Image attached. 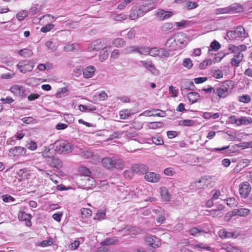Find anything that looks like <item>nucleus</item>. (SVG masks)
Here are the masks:
<instances>
[{
    "label": "nucleus",
    "mask_w": 252,
    "mask_h": 252,
    "mask_svg": "<svg viewBox=\"0 0 252 252\" xmlns=\"http://www.w3.org/2000/svg\"><path fill=\"white\" fill-rule=\"evenodd\" d=\"M132 114L131 110L129 109H126L120 112V118L124 120L127 119Z\"/></svg>",
    "instance_id": "obj_38"
},
{
    "label": "nucleus",
    "mask_w": 252,
    "mask_h": 252,
    "mask_svg": "<svg viewBox=\"0 0 252 252\" xmlns=\"http://www.w3.org/2000/svg\"><path fill=\"white\" fill-rule=\"evenodd\" d=\"M27 152V149L21 146H15L10 149L8 156L10 158H17L19 156L25 155Z\"/></svg>",
    "instance_id": "obj_6"
},
{
    "label": "nucleus",
    "mask_w": 252,
    "mask_h": 252,
    "mask_svg": "<svg viewBox=\"0 0 252 252\" xmlns=\"http://www.w3.org/2000/svg\"><path fill=\"white\" fill-rule=\"evenodd\" d=\"M112 44L116 47H121L124 46L125 41L121 38H117L112 41Z\"/></svg>",
    "instance_id": "obj_36"
},
{
    "label": "nucleus",
    "mask_w": 252,
    "mask_h": 252,
    "mask_svg": "<svg viewBox=\"0 0 252 252\" xmlns=\"http://www.w3.org/2000/svg\"><path fill=\"white\" fill-rule=\"evenodd\" d=\"M131 170L138 175H142L146 174L148 170V168L143 164H135L132 166Z\"/></svg>",
    "instance_id": "obj_13"
},
{
    "label": "nucleus",
    "mask_w": 252,
    "mask_h": 252,
    "mask_svg": "<svg viewBox=\"0 0 252 252\" xmlns=\"http://www.w3.org/2000/svg\"><path fill=\"white\" fill-rule=\"evenodd\" d=\"M144 178L148 182L156 183L159 181L160 177L158 174L147 171L145 174Z\"/></svg>",
    "instance_id": "obj_14"
},
{
    "label": "nucleus",
    "mask_w": 252,
    "mask_h": 252,
    "mask_svg": "<svg viewBox=\"0 0 252 252\" xmlns=\"http://www.w3.org/2000/svg\"><path fill=\"white\" fill-rule=\"evenodd\" d=\"M55 150L60 154H67L71 152L73 146L70 143L63 140H60L55 142Z\"/></svg>",
    "instance_id": "obj_3"
},
{
    "label": "nucleus",
    "mask_w": 252,
    "mask_h": 252,
    "mask_svg": "<svg viewBox=\"0 0 252 252\" xmlns=\"http://www.w3.org/2000/svg\"><path fill=\"white\" fill-rule=\"evenodd\" d=\"M173 15V13L170 11H165L163 9H158L156 13V15L160 20H165L169 18Z\"/></svg>",
    "instance_id": "obj_18"
},
{
    "label": "nucleus",
    "mask_w": 252,
    "mask_h": 252,
    "mask_svg": "<svg viewBox=\"0 0 252 252\" xmlns=\"http://www.w3.org/2000/svg\"><path fill=\"white\" fill-rule=\"evenodd\" d=\"M206 182L205 179L197 180L190 184V188L192 189H203L206 186Z\"/></svg>",
    "instance_id": "obj_19"
},
{
    "label": "nucleus",
    "mask_w": 252,
    "mask_h": 252,
    "mask_svg": "<svg viewBox=\"0 0 252 252\" xmlns=\"http://www.w3.org/2000/svg\"><path fill=\"white\" fill-rule=\"evenodd\" d=\"M0 100L4 104H11L14 100L10 96H6L5 98H1Z\"/></svg>",
    "instance_id": "obj_64"
},
{
    "label": "nucleus",
    "mask_w": 252,
    "mask_h": 252,
    "mask_svg": "<svg viewBox=\"0 0 252 252\" xmlns=\"http://www.w3.org/2000/svg\"><path fill=\"white\" fill-rule=\"evenodd\" d=\"M244 58L243 54L238 53L236 54L231 60V64L232 66L238 67Z\"/></svg>",
    "instance_id": "obj_20"
},
{
    "label": "nucleus",
    "mask_w": 252,
    "mask_h": 252,
    "mask_svg": "<svg viewBox=\"0 0 252 252\" xmlns=\"http://www.w3.org/2000/svg\"><path fill=\"white\" fill-rule=\"evenodd\" d=\"M76 44H67L64 47L63 50L66 52L72 51L76 48Z\"/></svg>",
    "instance_id": "obj_62"
},
{
    "label": "nucleus",
    "mask_w": 252,
    "mask_h": 252,
    "mask_svg": "<svg viewBox=\"0 0 252 252\" xmlns=\"http://www.w3.org/2000/svg\"><path fill=\"white\" fill-rule=\"evenodd\" d=\"M80 212L83 219L90 217L92 213L91 209L85 208H82L80 210Z\"/></svg>",
    "instance_id": "obj_34"
},
{
    "label": "nucleus",
    "mask_w": 252,
    "mask_h": 252,
    "mask_svg": "<svg viewBox=\"0 0 252 252\" xmlns=\"http://www.w3.org/2000/svg\"><path fill=\"white\" fill-rule=\"evenodd\" d=\"M219 236L222 239L230 238V232L227 231L225 229H221L218 232Z\"/></svg>",
    "instance_id": "obj_39"
},
{
    "label": "nucleus",
    "mask_w": 252,
    "mask_h": 252,
    "mask_svg": "<svg viewBox=\"0 0 252 252\" xmlns=\"http://www.w3.org/2000/svg\"><path fill=\"white\" fill-rule=\"evenodd\" d=\"M28 12L27 10H22L16 14V18L19 21H22L28 16Z\"/></svg>",
    "instance_id": "obj_48"
},
{
    "label": "nucleus",
    "mask_w": 252,
    "mask_h": 252,
    "mask_svg": "<svg viewBox=\"0 0 252 252\" xmlns=\"http://www.w3.org/2000/svg\"><path fill=\"white\" fill-rule=\"evenodd\" d=\"M195 124L194 121L191 120H180L179 122L180 126H191Z\"/></svg>",
    "instance_id": "obj_35"
},
{
    "label": "nucleus",
    "mask_w": 252,
    "mask_h": 252,
    "mask_svg": "<svg viewBox=\"0 0 252 252\" xmlns=\"http://www.w3.org/2000/svg\"><path fill=\"white\" fill-rule=\"evenodd\" d=\"M211 74L212 76L217 79H220L223 77V73L219 69L212 70L211 71Z\"/></svg>",
    "instance_id": "obj_47"
},
{
    "label": "nucleus",
    "mask_w": 252,
    "mask_h": 252,
    "mask_svg": "<svg viewBox=\"0 0 252 252\" xmlns=\"http://www.w3.org/2000/svg\"><path fill=\"white\" fill-rule=\"evenodd\" d=\"M17 68L22 73H26L28 71H32L34 65L27 61L19 62L17 65Z\"/></svg>",
    "instance_id": "obj_7"
},
{
    "label": "nucleus",
    "mask_w": 252,
    "mask_h": 252,
    "mask_svg": "<svg viewBox=\"0 0 252 252\" xmlns=\"http://www.w3.org/2000/svg\"><path fill=\"white\" fill-rule=\"evenodd\" d=\"M143 15L141 10H140V8L138 6L131 10L129 16L131 20H135L142 16Z\"/></svg>",
    "instance_id": "obj_22"
},
{
    "label": "nucleus",
    "mask_w": 252,
    "mask_h": 252,
    "mask_svg": "<svg viewBox=\"0 0 252 252\" xmlns=\"http://www.w3.org/2000/svg\"><path fill=\"white\" fill-rule=\"evenodd\" d=\"M221 47L219 42L216 40H214L210 44V48L211 50L209 49L208 53L210 54L211 50L215 51H218Z\"/></svg>",
    "instance_id": "obj_42"
},
{
    "label": "nucleus",
    "mask_w": 252,
    "mask_h": 252,
    "mask_svg": "<svg viewBox=\"0 0 252 252\" xmlns=\"http://www.w3.org/2000/svg\"><path fill=\"white\" fill-rule=\"evenodd\" d=\"M104 40L103 39H97L92 42L88 47V50L89 52L93 51H98L103 46Z\"/></svg>",
    "instance_id": "obj_12"
},
{
    "label": "nucleus",
    "mask_w": 252,
    "mask_h": 252,
    "mask_svg": "<svg viewBox=\"0 0 252 252\" xmlns=\"http://www.w3.org/2000/svg\"><path fill=\"white\" fill-rule=\"evenodd\" d=\"M151 140L153 143L156 145H160L163 144V141L162 139L159 136L153 137L152 138Z\"/></svg>",
    "instance_id": "obj_58"
},
{
    "label": "nucleus",
    "mask_w": 252,
    "mask_h": 252,
    "mask_svg": "<svg viewBox=\"0 0 252 252\" xmlns=\"http://www.w3.org/2000/svg\"><path fill=\"white\" fill-rule=\"evenodd\" d=\"M233 33L235 34V37H246L247 34L245 32V29L242 26L238 27L234 32L229 31L227 32V36Z\"/></svg>",
    "instance_id": "obj_17"
},
{
    "label": "nucleus",
    "mask_w": 252,
    "mask_h": 252,
    "mask_svg": "<svg viewBox=\"0 0 252 252\" xmlns=\"http://www.w3.org/2000/svg\"><path fill=\"white\" fill-rule=\"evenodd\" d=\"M186 34L178 32L169 38L165 44V47L169 51H175L185 47L188 44Z\"/></svg>",
    "instance_id": "obj_1"
},
{
    "label": "nucleus",
    "mask_w": 252,
    "mask_h": 252,
    "mask_svg": "<svg viewBox=\"0 0 252 252\" xmlns=\"http://www.w3.org/2000/svg\"><path fill=\"white\" fill-rule=\"evenodd\" d=\"M141 115L145 116H157L160 117H165L166 114L165 111L158 109H153L151 110H146L143 112Z\"/></svg>",
    "instance_id": "obj_10"
},
{
    "label": "nucleus",
    "mask_w": 252,
    "mask_h": 252,
    "mask_svg": "<svg viewBox=\"0 0 252 252\" xmlns=\"http://www.w3.org/2000/svg\"><path fill=\"white\" fill-rule=\"evenodd\" d=\"M17 174L21 179H27L30 176V170L27 168L21 169L17 172Z\"/></svg>",
    "instance_id": "obj_25"
},
{
    "label": "nucleus",
    "mask_w": 252,
    "mask_h": 252,
    "mask_svg": "<svg viewBox=\"0 0 252 252\" xmlns=\"http://www.w3.org/2000/svg\"><path fill=\"white\" fill-rule=\"evenodd\" d=\"M210 215L213 217L221 218L223 216V213L218 210L213 209L210 211Z\"/></svg>",
    "instance_id": "obj_49"
},
{
    "label": "nucleus",
    "mask_w": 252,
    "mask_h": 252,
    "mask_svg": "<svg viewBox=\"0 0 252 252\" xmlns=\"http://www.w3.org/2000/svg\"><path fill=\"white\" fill-rule=\"evenodd\" d=\"M234 87V83L231 80H226L221 83L219 87H215L213 96L219 98H224L227 96Z\"/></svg>",
    "instance_id": "obj_2"
},
{
    "label": "nucleus",
    "mask_w": 252,
    "mask_h": 252,
    "mask_svg": "<svg viewBox=\"0 0 252 252\" xmlns=\"http://www.w3.org/2000/svg\"><path fill=\"white\" fill-rule=\"evenodd\" d=\"M115 164L114 168L119 169H123L125 167V164L122 160L120 159L115 158Z\"/></svg>",
    "instance_id": "obj_51"
},
{
    "label": "nucleus",
    "mask_w": 252,
    "mask_h": 252,
    "mask_svg": "<svg viewBox=\"0 0 252 252\" xmlns=\"http://www.w3.org/2000/svg\"><path fill=\"white\" fill-rule=\"evenodd\" d=\"M10 90L12 93L15 94L16 95L22 97L25 96L26 95L25 94V88L24 87L21 85H13L10 88Z\"/></svg>",
    "instance_id": "obj_15"
},
{
    "label": "nucleus",
    "mask_w": 252,
    "mask_h": 252,
    "mask_svg": "<svg viewBox=\"0 0 252 252\" xmlns=\"http://www.w3.org/2000/svg\"><path fill=\"white\" fill-rule=\"evenodd\" d=\"M123 53L125 54H128L136 52V46H129L125 48Z\"/></svg>",
    "instance_id": "obj_57"
},
{
    "label": "nucleus",
    "mask_w": 252,
    "mask_h": 252,
    "mask_svg": "<svg viewBox=\"0 0 252 252\" xmlns=\"http://www.w3.org/2000/svg\"><path fill=\"white\" fill-rule=\"evenodd\" d=\"M159 0H147L139 6L140 10H141L143 14L152 10Z\"/></svg>",
    "instance_id": "obj_5"
},
{
    "label": "nucleus",
    "mask_w": 252,
    "mask_h": 252,
    "mask_svg": "<svg viewBox=\"0 0 252 252\" xmlns=\"http://www.w3.org/2000/svg\"><path fill=\"white\" fill-rule=\"evenodd\" d=\"M149 51V48L147 47H137L136 46V52L140 54L148 55Z\"/></svg>",
    "instance_id": "obj_46"
},
{
    "label": "nucleus",
    "mask_w": 252,
    "mask_h": 252,
    "mask_svg": "<svg viewBox=\"0 0 252 252\" xmlns=\"http://www.w3.org/2000/svg\"><path fill=\"white\" fill-rule=\"evenodd\" d=\"M40 11V8L38 4H33L29 10L30 14L34 15Z\"/></svg>",
    "instance_id": "obj_43"
},
{
    "label": "nucleus",
    "mask_w": 252,
    "mask_h": 252,
    "mask_svg": "<svg viewBox=\"0 0 252 252\" xmlns=\"http://www.w3.org/2000/svg\"><path fill=\"white\" fill-rule=\"evenodd\" d=\"M79 171L84 176L85 179L89 177L91 173L90 170L85 166L81 167L79 169Z\"/></svg>",
    "instance_id": "obj_45"
},
{
    "label": "nucleus",
    "mask_w": 252,
    "mask_h": 252,
    "mask_svg": "<svg viewBox=\"0 0 252 252\" xmlns=\"http://www.w3.org/2000/svg\"><path fill=\"white\" fill-rule=\"evenodd\" d=\"M212 63V61L210 59H207L204 60L203 62L199 64V68L201 69H204L207 66L211 65Z\"/></svg>",
    "instance_id": "obj_53"
},
{
    "label": "nucleus",
    "mask_w": 252,
    "mask_h": 252,
    "mask_svg": "<svg viewBox=\"0 0 252 252\" xmlns=\"http://www.w3.org/2000/svg\"><path fill=\"white\" fill-rule=\"evenodd\" d=\"M78 108L79 110L82 112H85L86 111H88L89 112H93L96 110V108L95 106L90 107L82 104L79 105Z\"/></svg>",
    "instance_id": "obj_40"
},
{
    "label": "nucleus",
    "mask_w": 252,
    "mask_h": 252,
    "mask_svg": "<svg viewBox=\"0 0 252 252\" xmlns=\"http://www.w3.org/2000/svg\"><path fill=\"white\" fill-rule=\"evenodd\" d=\"M135 1V0H120L117 8L120 10H123L126 6H129L134 4Z\"/></svg>",
    "instance_id": "obj_24"
},
{
    "label": "nucleus",
    "mask_w": 252,
    "mask_h": 252,
    "mask_svg": "<svg viewBox=\"0 0 252 252\" xmlns=\"http://www.w3.org/2000/svg\"><path fill=\"white\" fill-rule=\"evenodd\" d=\"M160 189V194L162 197V199L165 201H170V194L168 192V189L167 188L165 187H162Z\"/></svg>",
    "instance_id": "obj_29"
},
{
    "label": "nucleus",
    "mask_w": 252,
    "mask_h": 252,
    "mask_svg": "<svg viewBox=\"0 0 252 252\" xmlns=\"http://www.w3.org/2000/svg\"><path fill=\"white\" fill-rule=\"evenodd\" d=\"M237 212L239 216L241 217H246L250 214V210L245 208H241L237 209Z\"/></svg>",
    "instance_id": "obj_41"
},
{
    "label": "nucleus",
    "mask_w": 252,
    "mask_h": 252,
    "mask_svg": "<svg viewBox=\"0 0 252 252\" xmlns=\"http://www.w3.org/2000/svg\"><path fill=\"white\" fill-rule=\"evenodd\" d=\"M239 100L243 103H248L251 101V98L248 94H244L239 97Z\"/></svg>",
    "instance_id": "obj_52"
},
{
    "label": "nucleus",
    "mask_w": 252,
    "mask_h": 252,
    "mask_svg": "<svg viewBox=\"0 0 252 252\" xmlns=\"http://www.w3.org/2000/svg\"><path fill=\"white\" fill-rule=\"evenodd\" d=\"M46 47L49 50L55 51L56 50V46L55 43L51 41H48L45 43Z\"/></svg>",
    "instance_id": "obj_61"
},
{
    "label": "nucleus",
    "mask_w": 252,
    "mask_h": 252,
    "mask_svg": "<svg viewBox=\"0 0 252 252\" xmlns=\"http://www.w3.org/2000/svg\"><path fill=\"white\" fill-rule=\"evenodd\" d=\"M158 54V57L160 58H167L170 56L169 50L167 51L163 48L159 49Z\"/></svg>",
    "instance_id": "obj_50"
},
{
    "label": "nucleus",
    "mask_w": 252,
    "mask_h": 252,
    "mask_svg": "<svg viewBox=\"0 0 252 252\" xmlns=\"http://www.w3.org/2000/svg\"><path fill=\"white\" fill-rule=\"evenodd\" d=\"M242 10V6L237 3H234L229 6L223 8H219L215 10L216 14L234 13L240 12Z\"/></svg>",
    "instance_id": "obj_4"
},
{
    "label": "nucleus",
    "mask_w": 252,
    "mask_h": 252,
    "mask_svg": "<svg viewBox=\"0 0 252 252\" xmlns=\"http://www.w3.org/2000/svg\"><path fill=\"white\" fill-rule=\"evenodd\" d=\"M18 218L21 220H24L26 222V225L28 226L32 225V222L31 219L32 216L30 214L26 213L24 212H22L19 214Z\"/></svg>",
    "instance_id": "obj_23"
},
{
    "label": "nucleus",
    "mask_w": 252,
    "mask_h": 252,
    "mask_svg": "<svg viewBox=\"0 0 252 252\" xmlns=\"http://www.w3.org/2000/svg\"><path fill=\"white\" fill-rule=\"evenodd\" d=\"M80 155L85 159H89L93 156V153L89 151L81 149Z\"/></svg>",
    "instance_id": "obj_44"
},
{
    "label": "nucleus",
    "mask_w": 252,
    "mask_h": 252,
    "mask_svg": "<svg viewBox=\"0 0 252 252\" xmlns=\"http://www.w3.org/2000/svg\"><path fill=\"white\" fill-rule=\"evenodd\" d=\"M238 126L248 125L252 123V118L249 117H241L239 118Z\"/></svg>",
    "instance_id": "obj_31"
},
{
    "label": "nucleus",
    "mask_w": 252,
    "mask_h": 252,
    "mask_svg": "<svg viewBox=\"0 0 252 252\" xmlns=\"http://www.w3.org/2000/svg\"><path fill=\"white\" fill-rule=\"evenodd\" d=\"M49 161L51 167L59 168L62 166V162L58 158L53 157L51 158V160Z\"/></svg>",
    "instance_id": "obj_30"
},
{
    "label": "nucleus",
    "mask_w": 252,
    "mask_h": 252,
    "mask_svg": "<svg viewBox=\"0 0 252 252\" xmlns=\"http://www.w3.org/2000/svg\"><path fill=\"white\" fill-rule=\"evenodd\" d=\"M163 125V123L161 122H150L148 124V127L151 129H156L162 127Z\"/></svg>",
    "instance_id": "obj_37"
},
{
    "label": "nucleus",
    "mask_w": 252,
    "mask_h": 252,
    "mask_svg": "<svg viewBox=\"0 0 252 252\" xmlns=\"http://www.w3.org/2000/svg\"><path fill=\"white\" fill-rule=\"evenodd\" d=\"M108 57V53L107 48L104 47L100 51L99 56V60L100 62L105 61Z\"/></svg>",
    "instance_id": "obj_32"
},
{
    "label": "nucleus",
    "mask_w": 252,
    "mask_h": 252,
    "mask_svg": "<svg viewBox=\"0 0 252 252\" xmlns=\"http://www.w3.org/2000/svg\"><path fill=\"white\" fill-rule=\"evenodd\" d=\"M200 94L197 93L190 92L187 94L189 101L192 103L196 102L200 98Z\"/></svg>",
    "instance_id": "obj_27"
},
{
    "label": "nucleus",
    "mask_w": 252,
    "mask_h": 252,
    "mask_svg": "<svg viewBox=\"0 0 252 252\" xmlns=\"http://www.w3.org/2000/svg\"><path fill=\"white\" fill-rule=\"evenodd\" d=\"M95 71V68L93 65L87 66L83 70V75L84 78L88 79L92 77Z\"/></svg>",
    "instance_id": "obj_21"
},
{
    "label": "nucleus",
    "mask_w": 252,
    "mask_h": 252,
    "mask_svg": "<svg viewBox=\"0 0 252 252\" xmlns=\"http://www.w3.org/2000/svg\"><path fill=\"white\" fill-rule=\"evenodd\" d=\"M159 49L157 47L149 48L148 54L153 57H157L159 55L158 54Z\"/></svg>",
    "instance_id": "obj_55"
},
{
    "label": "nucleus",
    "mask_w": 252,
    "mask_h": 252,
    "mask_svg": "<svg viewBox=\"0 0 252 252\" xmlns=\"http://www.w3.org/2000/svg\"><path fill=\"white\" fill-rule=\"evenodd\" d=\"M119 240L116 237H113L107 238L101 242V245L102 246H109L111 245H115L118 243Z\"/></svg>",
    "instance_id": "obj_28"
},
{
    "label": "nucleus",
    "mask_w": 252,
    "mask_h": 252,
    "mask_svg": "<svg viewBox=\"0 0 252 252\" xmlns=\"http://www.w3.org/2000/svg\"><path fill=\"white\" fill-rule=\"evenodd\" d=\"M226 201L227 205L230 207H234L236 206V201L234 198H229Z\"/></svg>",
    "instance_id": "obj_63"
},
{
    "label": "nucleus",
    "mask_w": 252,
    "mask_h": 252,
    "mask_svg": "<svg viewBox=\"0 0 252 252\" xmlns=\"http://www.w3.org/2000/svg\"><path fill=\"white\" fill-rule=\"evenodd\" d=\"M140 65L144 66L150 71L153 75H158V71L152 62L151 61H140Z\"/></svg>",
    "instance_id": "obj_9"
},
{
    "label": "nucleus",
    "mask_w": 252,
    "mask_h": 252,
    "mask_svg": "<svg viewBox=\"0 0 252 252\" xmlns=\"http://www.w3.org/2000/svg\"><path fill=\"white\" fill-rule=\"evenodd\" d=\"M251 190L249 183L243 182L239 185V193L241 197L246 198L248 197Z\"/></svg>",
    "instance_id": "obj_11"
},
{
    "label": "nucleus",
    "mask_w": 252,
    "mask_h": 252,
    "mask_svg": "<svg viewBox=\"0 0 252 252\" xmlns=\"http://www.w3.org/2000/svg\"><path fill=\"white\" fill-rule=\"evenodd\" d=\"M145 239L148 245L154 249L159 248L161 245L160 240L155 236L147 235Z\"/></svg>",
    "instance_id": "obj_8"
},
{
    "label": "nucleus",
    "mask_w": 252,
    "mask_h": 252,
    "mask_svg": "<svg viewBox=\"0 0 252 252\" xmlns=\"http://www.w3.org/2000/svg\"><path fill=\"white\" fill-rule=\"evenodd\" d=\"M26 147L32 151H34L37 149V144L34 141H31L26 144Z\"/></svg>",
    "instance_id": "obj_60"
},
{
    "label": "nucleus",
    "mask_w": 252,
    "mask_h": 252,
    "mask_svg": "<svg viewBox=\"0 0 252 252\" xmlns=\"http://www.w3.org/2000/svg\"><path fill=\"white\" fill-rule=\"evenodd\" d=\"M18 54L25 57H29L32 55V51L29 49H23L18 51Z\"/></svg>",
    "instance_id": "obj_33"
},
{
    "label": "nucleus",
    "mask_w": 252,
    "mask_h": 252,
    "mask_svg": "<svg viewBox=\"0 0 252 252\" xmlns=\"http://www.w3.org/2000/svg\"><path fill=\"white\" fill-rule=\"evenodd\" d=\"M190 235L197 237L201 235L204 233H207L203 228L199 227H193L189 230Z\"/></svg>",
    "instance_id": "obj_26"
},
{
    "label": "nucleus",
    "mask_w": 252,
    "mask_h": 252,
    "mask_svg": "<svg viewBox=\"0 0 252 252\" xmlns=\"http://www.w3.org/2000/svg\"><path fill=\"white\" fill-rule=\"evenodd\" d=\"M198 6V4L195 1H187L186 2V6L187 8L189 9H192L196 7H197Z\"/></svg>",
    "instance_id": "obj_56"
},
{
    "label": "nucleus",
    "mask_w": 252,
    "mask_h": 252,
    "mask_svg": "<svg viewBox=\"0 0 252 252\" xmlns=\"http://www.w3.org/2000/svg\"><path fill=\"white\" fill-rule=\"evenodd\" d=\"M115 157H105L102 158L101 162L103 166L108 169H111L114 168L115 164Z\"/></svg>",
    "instance_id": "obj_16"
},
{
    "label": "nucleus",
    "mask_w": 252,
    "mask_h": 252,
    "mask_svg": "<svg viewBox=\"0 0 252 252\" xmlns=\"http://www.w3.org/2000/svg\"><path fill=\"white\" fill-rule=\"evenodd\" d=\"M183 65L185 67L189 69L192 66V61L189 58H186L184 60Z\"/></svg>",
    "instance_id": "obj_59"
},
{
    "label": "nucleus",
    "mask_w": 252,
    "mask_h": 252,
    "mask_svg": "<svg viewBox=\"0 0 252 252\" xmlns=\"http://www.w3.org/2000/svg\"><path fill=\"white\" fill-rule=\"evenodd\" d=\"M54 27V25L52 24H49L42 27L40 29V31L42 32L46 33L50 31Z\"/></svg>",
    "instance_id": "obj_54"
}]
</instances>
